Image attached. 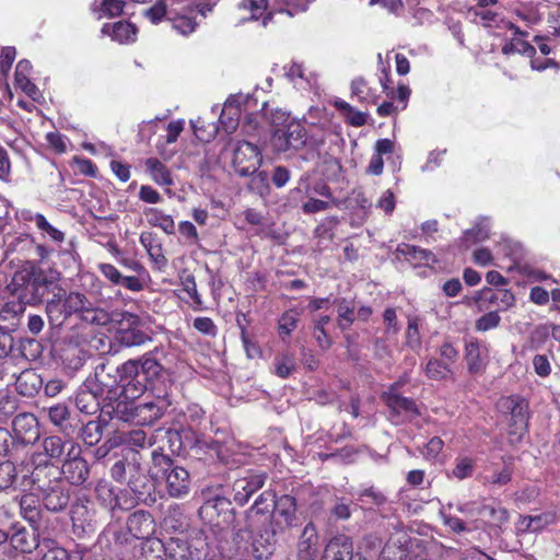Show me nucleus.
I'll return each mask as SVG.
<instances>
[{
    "instance_id": "f257e3e1",
    "label": "nucleus",
    "mask_w": 560,
    "mask_h": 560,
    "mask_svg": "<svg viewBox=\"0 0 560 560\" xmlns=\"http://www.w3.org/2000/svg\"><path fill=\"white\" fill-rule=\"evenodd\" d=\"M54 282L55 279L49 277L45 270L35 264H28L13 273L7 289L25 306L36 305L42 303Z\"/></svg>"
},
{
    "instance_id": "f03ea898",
    "label": "nucleus",
    "mask_w": 560,
    "mask_h": 560,
    "mask_svg": "<svg viewBox=\"0 0 560 560\" xmlns=\"http://www.w3.org/2000/svg\"><path fill=\"white\" fill-rule=\"evenodd\" d=\"M298 524L296 501L289 494L273 499V510L271 514L270 528H265L260 534L266 545L271 546L275 541V535L284 532Z\"/></svg>"
},
{
    "instance_id": "7ed1b4c3",
    "label": "nucleus",
    "mask_w": 560,
    "mask_h": 560,
    "mask_svg": "<svg viewBox=\"0 0 560 560\" xmlns=\"http://www.w3.org/2000/svg\"><path fill=\"white\" fill-rule=\"evenodd\" d=\"M284 117L282 127H278L271 135V145L278 153H284L289 150H301L307 143V131L305 126L298 120L290 119L285 113H280Z\"/></svg>"
},
{
    "instance_id": "20e7f679",
    "label": "nucleus",
    "mask_w": 560,
    "mask_h": 560,
    "mask_svg": "<svg viewBox=\"0 0 560 560\" xmlns=\"http://www.w3.org/2000/svg\"><path fill=\"white\" fill-rule=\"evenodd\" d=\"M152 460L155 467H160L165 476L167 492L173 498H182L188 494L190 489L189 472L173 464L170 456L154 451Z\"/></svg>"
},
{
    "instance_id": "39448f33",
    "label": "nucleus",
    "mask_w": 560,
    "mask_h": 560,
    "mask_svg": "<svg viewBox=\"0 0 560 560\" xmlns=\"http://www.w3.org/2000/svg\"><path fill=\"white\" fill-rule=\"evenodd\" d=\"M137 369L135 363H124L121 366V393L117 402L116 413L121 412L124 416L125 411L129 410L126 402L138 399L147 390V375L142 372H137Z\"/></svg>"
},
{
    "instance_id": "423d86ee",
    "label": "nucleus",
    "mask_w": 560,
    "mask_h": 560,
    "mask_svg": "<svg viewBox=\"0 0 560 560\" xmlns=\"http://www.w3.org/2000/svg\"><path fill=\"white\" fill-rule=\"evenodd\" d=\"M42 454H36L33 457V462L36 466L31 471V475H24L21 486L24 490H31L35 492L47 491L52 483H57L60 480V470L52 464L44 463L40 458Z\"/></svg>"
},
{
    "instance_id": "0eeeda50",
    "label": "nucleus",
    "mask_w": 560,
    "mask_h": 560,
    "mask_svg": "<svg viewBox=\"0 0 560 560\" xmlns=\"http://www.w3.org/2000/svg\"><path fill=\"white\" fill-rule=\"evenodd\" d=\"M119 327L115 334V340L124 347H139L144 345L150 337L141 329V320L137 314L124 311L117 322Z\"/></svg>"
},
{
    "instance_id": "6e6552de",
    "label": "nucleus",
    "mask_w": 560,
    "mask_h": 560,
    "mask_svg": "<svg viewBox=\"0 0 560 560\" xmlns=\"http://www.w3.org/2000/svg\"><path fill=\"white\" fill-rule=\"evenodd\" d=\"M500 407L511 413V441H518L526 432L528 421V404L518 396L505 397L500 400Z\"/></svg>"
},
{
    "instance_id": "1a4fd4ad",
    "label": "nucleus",
    "mask_w": 560,
    "mask_h": 560,
    "mask_svg": "<svg viewBox=\"0 0 560 560\" xmlns=\"http://www.w3.org/2000/svg\"><path fill=\"white\" fill-rule=\"evenodd\" d=\"M262 162L261 152L257 145L242 141L237 144L233 154V168L242 177L255 174Z\"/></svg>"
},
{
    "instance_id": "9d476101",
    "label": "nucleus",
    "mask_w": 560,
    "mask_h": 560,
    "mask_svg": "<svg viewBox=\"0 0 560 560\" xmlns=\"http://www.w3.org/2000/svg\"><path fill=\"white\" fill-rule=\"evenodd\" d=\"M275 493L271 491H264L255 500L253 506L247 511L246 522L247 529L253 534L261 532V527L266 523L270 524L271 514L273 510ZM270 528V525H268Z\"/></svg>"
},
{
    "instance_id": "9b49d317",
    "label": "nucleus",
    "mask_w": 560,
    "mask_h": 560,
    "mask_svg": "<svg viewBox=\"0 0 560 560\" xmlns=\"http://www.w3.org/2000/svg\"><path fill=\"white\" fill-rule=\"evenodd\" d=\"M81 447L77 443H70L68 447L67 458L63 460L60 475L72 485H82L89 477V466L81 456Z\"/></svg>"
},
{
    "instance_id": "f8f14e48",
    "label": "nucleus",
    "mask_w": 560,
    "mask_h": 560,
    "mask_svg": "<svg viewBox=\"0 0 560 560\" xmlns=\"http://www.w3.org/2000/svg\"><path fill=\"white\" fill-rule=\"evenodd\" d=\"M265 480V474L250 471L235 479L232 485L233 501L240 506L245 505L249 498L264 487Z\"/></svg>"
},
{
    "instance_id": "ddd939ff",
    "label": "nucleus",
    "mask_w": 560,
    "mask_h": 560,
    "mask_svg": "<svg viewBox=\"0 0 560 560\" xmlns=\"http://www.w3.org/2000/svg\"><path fill=\"white\" fill-rule=\"evenodd\" d=\"M168 405L170 402L165 398L139 404L131 407L127 415L120 416V419L128 421L133 418H140L143 423H152L163 416Z\"/></svg>"
},
{
    "instance_id": "4468645a",
    "label": "nucleus",
    "mask_w": 560,
    "mask_h": 560,
    "mask_svg": "<svg viewBox=\"0 0 560 560\" xmlns=\"http://www.w3.org/2000/svg\"><path fill=\"white\" fill-rule=\"evenodd\" d=\"M383 397L386 405L392 410V417L402 416L411 418L419 413L413 400L398 394V384L393 385L388 392L384 393Z\"/></svg>"
},
{
    "instance_id": "2eb2a0df",
    "label": "nucleus",
    "mask_w": 560,
    "mask_h": 560,
    "mask_svg": "<svg viewBox=\"0 0 560 560\" xmlns=\"http://www.w3.org/2000/svg\"><path fill=\"white\" fill-rule=\"evenodd\" d=\"M129 534L137 539L149 538L155 530L154 521L149 512L136 511L126 522Z\"/></svg>"
},
{
    "instance_id": "dca6fc26",
    "label": "nucleus",
    "mask_w": 560,
    "mask_h": 560,
    "mask_svg": "<svg viewBox=\"0 0 560 560\" xmlns=\"http://www.w3.org/2000/svg\"><path fill=\"white\" fill-rule=\"evenodd\" d=\"M98 270L113 285H120L132 292L142 291L139 277L124 276L121 271L112 264L102 262L98 265Z\"/></svg>"
},
{
    "instance_id": "f3484780",
    "label": "nucleus",
    "mask_w": 560,
    "mask_h": 560,
    "mask_svg": "<svg viewBox=\"0 0 560 560\" xmlns=\"http://www.w3.org/2000/svg\"><path fill=\"white\" fill-rule=\"evenodd\" d=\"M318 553V534L313 523L303 528L298 542L299 560H316Z\"/></svg>"
},
{
    "instance_id": "a211bd4d",
    "label": "nucleus",
    "mask_w": 560,
    "mask_h": 560,
    "mask_svg": "<svg viewBox=\"0 0 560 560\" xmlns=\"http://www.w3.org/2000/svg\"><path fill=\"white\" fill-rule=\"evenodd\" d=\"M45 508L51 512H59L63 510L69 503V491L66 489L62 481L52 483L47 491L39 493Z\"/></svg>"
},
{
    "instance_id": "6ab92c4d",
    "label": "nucleus",
    "mask_w": 560,
    "mask_h": 560,
    "mask_svg": "<svg viewBox=\"0 0 560 560\" xmlns=\"http://www.w3.org/2000/svg\"><path fill=\"white\" fill-rule=\"evenodd\" d=\"M33 70L32 63L22 59L18 62L14 73L15 85L21 89L27 96L36 100L39 91L36 84L31 80V73Z\"/></svg>"
},
{
    "instance_id": "aec40b11",
    "label": "nucleus",
    "mask_w": 560,
    "mask_h": 560,
    "mask_svg": "<svg viewBox=\"0 0 560 560\" xmlns=\"http://www.w3.org/2000/svg\"><path fill=\"white\" fill-rule=\"evenodd\" d=\"M352 551L353 546L349 537H335L327 544L322 560H350Z\"/></svg>"
},
{
    "instance_id": "412c9836",
    "label": "nucleus",
    "mask_w": 560,
    "mask_h": 560,
    "mask_svg": "<svg viewBox=\"0 0 560 560\" xmlns=\"http://www.w3.org/2000/svg\"><path fill=\"white\" fill-rule=\"evenodd\" d=\"M126 483L136 494L143 495L149 491V479L136 456L130 460Z\"/></svg>"
},
{
    "instance_id": "4be33fe9",
    "label": "nucleus",
    "mask_w": 560,
    "mask_h": 560,
    "mask_svg": "<svg viewBox=\"0 0 560 560\" xmlns=\"http://www.w3.org/2000/svg\"><path fill=\"white\" fill-rule=\"evenodd\" d=\"M102 32L108 34L114 40L121 44L136 40L137 27L128 21H118L114 24H104Z\"/></svg>"
},
{
    "instance_id": "5701e85b",
    "label": "nucleus",
    "mask_w": 560,
    "mask_h": 560,
    "mask_svg": "<svg viewBox=\"0 0 560 560\" xmlns=\"http://www.w3.org/2000/svg\"><path fill=\"white\" fill-rule=\"evenodd\" d=\"M351 97H357L358 102L366 105H375L380 100V94L375 88L369 85V82L362 78H355L351 82Z\"/></svg>"
},
{
    "instance_id": "b1692460",
    "label": "nucleus",
    "mask_w": 560,
    "mask_h": 560,
    "mask_svg": "<svg viewBox=\"0 0 560 560\" xmlns=\"http://www.w3.org/2000/svg\"><path fill=\"white\" fill-rule=\"evenodd\" d=\"M192 8L185 7L182 12H170L168 20L172 22L173 27L182 35L188 36L197 28L198 23L192 15Z\"/></svg>"
},
{
    "instance_id": "393cba45",
    "label": "nucleus",
    "mask_w": 560,
    "mask_h": 560,
    "mask_svg": "<svg viewBox=\"0 0 560 560\" xmlns=\"http://www.w3.org/2000/svg\"><path fill=\"white\" fill-rule=\"evenodd\" d=\"M47 317L52 326H61L71 317L61 293L54 294L52 299L46 304Z\"/></svg>"
},
{
    "instance_id": "a878e982",
    "label": "nucleus",
    "mask_w": 560,
    "mask_h": 560,
    "mask_svg": "<svg viewBox=\"0 0 560 560\" xmlns=\"http://www.w3.org/2000/svg\"><path fill=\"white\" fill-rule=\"evenodd\" d=\"M397 253L401 256H404L407 260L412 261L415 265L421 264V262H433L435 264L436 257L435 255L425 248L401 243L397 246Z\"/></svg>"
},
{
    "instance_id": "bb28decb",
    "label": "nucleus",
    "mask_w": 560,
    "mask_h": 560,
    "mask_svg": "<svg viewBox=\"0 0 560 560\" xmlns=\"http://www.w3.org/2000/svg\"><path fill=\"white\" fill-rule=\"evenodd\" d=\"M33 246V236L21 234L7 244V254H16V259L24 260L26 265L32 264L31 258Z\"/></svg>"
},
{
    "instance_id": "cd10ccee",
    "label": "nucleus",
    "mask_w": 560,
    "mask_h": 560,
    "mask_svg": "<svg viewBox=\"0 0 560 560\" xmlns=\"http://www.w3.org/2000/svg\"><path fill=\"white\" fill-rule=\"evenodd\" d=\"M73 441H63L58 435H50L43 440L42 446L44 455L51 460L61 462L63 456L67 457L68 447Z\"/></svg>"
},
{
    "instance_id": "c85d7f7f",
    "label": "nucleus",
    "mask_w": 560,
    "mask_h": 560,
    "mask_svg": "<svg viewBox=\"0 0 560 560\" xmlns=\"http://www.w3.org/2000/svg\"><path fill=\"white\" fill-rule=\"evenodd\" d=\"M42 377L33 370H24L16 377V388L23 396H34L42 387Z\"/></svg>"
},
{
    "instance_id": "c756f323",
    "label": "nucleus",
    "mask_w": 560,
    "mask_h": 560,
    "mask_svg": "<svg viewBox=\"0 0 560 560\" xmlns=\"http://www.w3.org/2000/svg\"><path fill=\"white\" fill-rule=\"evenodd\" d=\"M147 171L152 179L160 186H172L174 184L172 173L167 166L156 158L145 160Z\"/></svg>"
},
{
    "instance_id": "7c9ffc66",
    "label": "nucleus",
    "mask_w": 560,
    "mask_h": 560,
    "mask_svg": "<svg viewBox=\"0 0 560 560\" xmlns=\"http://www.w3.org/2000/svg\"><path fill=\"white\" fill-rule=\"evenodd\" d=\"M337 305V324L341 330H348L355 322V306L353 300L346 298L335 300Z\"/></svg>"
},
{
    "instance_id": "2f4dec72",
    "label": "nucleus",
    "mask_w": 560,
    "mask_h": 560,
    "mask_svg": "<svg viewBox=\"0 0 560 560\" xmlns=\"http://www.w3.org/2000/svg\"><path fill=\"white\" fill-rule=\"evenodd\" d=\"M480 293L483 294L490 303L498 304L502 311H506L515 305V295L509 289L492 290L490 288H483Z\"/></svg>"
},
{
    "instance_id": "473e14b6",
    "label": "nucleus",
    "mask_w": 560,
    "mask_h": 560,
    "mask_svg": "<svg viewBox=\"0 0 560 560\" xmlns=\"http://www.w3.org/2000/svg\"><path fill=\"white\" fill-rule=\"evenodd\" d=\"M59 291L62 292L61 295L70 315L72 316L78 314L82 319V316L85 314V310L90 307L91 302L86 295L77 291H71L68 294H66V291L62 289Z\"/></svg>"
},
{
    "instance_id": "72a5a7b5",
    "label": "nucleus",
    "mask_w": 560,
    "mask_h": 560,
    "mask_svg": "<svg viewBox=\"0 0 560 560\" xmlns=\"http://www.w3.org/2000/svg\"><path fill=\"white\" fill-rule=\"evenodd\" d=\"M26 221L34 222L36 228L42 232L44 236L48 235L51 241L56 243H62L65 241V233L52 226L42 213H28L24 217Z\"/></svg>"
},
{
    "instance_id": "f704fd0d",
    "label": "nucleus",
    "mask_w": 560,
    "mask_h": 560,
    "mask_svg": "<svg viewBox=\"0 0 560 560\" xmlns=\"http://www.w3.org/2000/svg\"><path fill=\"white\" fill-rule=\"evenodd\" d=\"M147 221L152 226L162 229L166 234L175 233V222L172 215L165 214L156 208H149L144 211Z\"/></svg>"
},
{
    "instance_id": "c9c22d12",
    "label": "nucleus",
    "mask_w": 560,
    "mask_h": 560,
    "mask_svg": "<svg viewBox=\"0 0 560 560\" xmlns=\"http://www.w3.org/2000/svg\"><path fill=\"white\" fill-rule=\"evenodd\" d=\"M75 406L83 413H96L100 409V400L97 394L93 389H80L75 396Z\"/></svg>"
},
{
    "instance_id": "e433bc0d",
    "label": "nucleus",
    "mask_w": 560,
    "mask_h": 560,
    "mask_svg": "<svg viewBox=\"0 0 560 560\" xmlns=\"http://www.w3.org/2000/svg\"><path fill=\"white\" fill-rule=\"evenodd\" d=\"M334 106L338 109L347 124L352 127H362L366 124L368 115L363 112L354 109L348 102L336 100Z\"/></svg>"
},
{
    "instance_id": "4c0bfd02",
    "label": "nucleus",
    "mask_w": 560,
    "mask_h": 560,
    "mask_svg": "<svg viewBox=\"0 0 560 560\" xmlns=\"http://www.w3.org/2000/svg\"><path fill=\"white\" fill-rule=\"evenodd\" d=\"M476 468V459L466 455H458L454 459V467L448 472L450 478H454L457 480H464L470 478Z\"/></svg>"
},
{
    "instance_id": "58836bf2",
    "label": "nucleus",
    "mask_w": 560,
    "mask_h": 560,
    "mask_svg": "<svg viewBox=\"0 0 560 560\" xmlns=\"http://www.w3.org/2000/svg\"><path fill=\"white\" fill-rule=\"evenodd\" d=\"M120 318V312H113L109 314L103 308L94 307L90 302V307L85 310V314L82 316V320L95 324V325H107L110 322H118Z\"/></svg>"
},
{
    "instance_id": "ea45409f",
    "label": "nucleus",
    "mask_w": 560,
    "mask_h": 560,
    "mask_svg": "<svg viewBox=\"0 0 560 560\" xmlns=\"http://www.w3.org/2000/svg\"><path fill=\"white\" fill-rule=\"evenodd\" d=\"M299 320L300 313L294 308L287 310L281 314L278 319V334L282 340L290 337L296 329Z\"/></svg>"
},
{
    "instance_id": "a19ab883",
    "label": "nucleus",
    "mask_w": 560,
    "mask_h": 560,
    "mask_svg": "<svg viewBox=\"0 0 560 560\" xmlns=\"http://www.w3.org/2000/svg\"><path fill=\"white\" fill-rule=\"evenodd\" d=\"M294 353L295 352H282L276 357L273 365L275 372L278 376L285 378L296 370L299 363Z\"/></svg>"
},
{
    "instance_id": "79ce46f5",
    "label": "nucleus",
    "mask_w": 560,
    "mask_h": 560,
    "mask_svg": "<svg viewBox=\"0 0 560 560\" xmlns=\"http://www.w3.org/2000/svg\"><path fill=\"white\" fill-rule=\"evenodd\" d=\"M242 8L248 10L250 12V16L253 20L262 19V24L266 26L268 22L272 20L273 13L268 12L265 15V12L268 8V0H243Z\"/></svg>"
},
{
    "instance_id": "37998d69",
    "label": "nucleus",
    "mask_w": 560,
    "mask_h": 560,
    "mask_svg": "<svg viewBox=\"0 0 560 560\" xmlns=\"http://www.w3.org/2000/svg\"><path fill=\"white\" fill-rule=\"evenodd\" d=\"M122 442L133 451L145 448L153 444L152 438H149L142 429L129 431L124 435Z\"/></svg>"
},
{
    "instance_id": "c03bdc74",
    "label": "nucleus",
    "mask_w": 560,
    "mask_h": 560,
    "mask_svg": "<svg viewBox=\"0 0 560 560\" xmlns=\"http://www.w3.org/2000/svg\"><path fill=\"white\" fill-rule=\"evenodd\" d=\"M97 499L110 509L118 505V498L113 485L106 480H101L95 488Z\"/></svg>"
},
{
    "instance_id": "a18cd8bd",
    "label": "nucleus",
    "mask_w": 560,
    "mask_h": 560,
    "mask_svg": "<svg viewBox=\"0 0 560 560\" xmlns=\"http://www.w3.org/2000/svg\"><path fill=\"white\" fill-rule=\"evenodd\" d=\"M13 430L18 435H24L30 432H33L35 435H37V420L35 416L31 413H20L18 415L12 422Z\"/></svg>"
},
{
    "instance_id": "49530a36",
    "label": "nucleus",
    "mask_w": 560,
    "mask_h": 560,
    "mask_svg": "<svg viewBox=\"0 0 560 560\" xmlns=\"http://www.w3.org/2000/svg\"><path fill=\"white\" fill-rule=\"evenodd\" d=\"M140 243L147 249L150 257H152L156 262H159L160 259L165 262L166 259L161 254V245L158 244L156 236L153 232H142L140 234Z\"/></svg>"
},
{
    "instance_id": "de8ad7c7",
    "label": "nucleus",
    "mask_w": 560,
    "mask_h": 560,
    "mask_svg": "<svg viewBox=\"0 0 560 560\" xmlns=\"http://www.w3.org/2000/svg\"><path fill=\"white\" fill-rule=\"evenodd\" d=\"M420 318L418 316H408V326L406 329V346L410 349H416L421 346L420 336Z\"/></svg>"
},
{
    "instance_id": "09e8293b",
    "label": "nucleus",
    "mask_w": 560,
    "mask_h": 560,
    "mask_svg": "<svg viewBox=\"0 0 560 560\" xmlns=\"http://www.w3.org/2000/svg\"><path fill=\"white\" fill-rule=\"evenodd\" d=\"M557 520L558 514L556 511H547L539 515L529 516L527 527L533 532L541 530L545 527L555 524Z\"/></svg>"
},
{
    "instance_id": "8fccbe9b",
    "label": "nucleus",
    "mask_w": 560,
    "mask_h": 560,
    "mask_svg": "<svg viewBox=\"0 0 560 560\" xmlns=\"http://www.w3.org/2000/svg\"><path fill=\"white\" fill-rule=\"evenodd\" d=\"M119 265L135 272V275L131 277H139L142 284V290L145 288L147 280L150 278V276L142 262L135 258L124 257L119 260Z\"/></svg>"
},
{
    "instance_id": "3c124183",
    "label": "nucleus",
    "mask_w": 560,
    "mask_h": 560,
    "mask_svg": "<svg viewBox=\"0 0 560 560\" xmlns=\"http://www.w3.org/2000/svg\"><path fill=\"white\" fill-rule=\"evenodd\" d=\"M103 425L100 421H89L81 430L83 441L89 445H95L102 439Z\"/></svg>"
},
{
    "instance_id": "603ef678",
    "label": "nucleus",
    "mask_w": 560,
    "mask_h": 560,
    "mask_svg": "<svg viewBox=\"0 0 560 560\" xmlns=\"http://www.w3.org/2000/svg\"><path fill=\"white\" fill-rule=\"evenodd\" d=\"M502 51L504 54L518 52L524 56L532 57L535 55L536 48L532 44H529L527 40H524L523 37L522 38L514 37V38H512V40L509 44L503 46Z\"/></svg>"
},
{
    "instance_id": "864d4df0",
    "label": "nucleus",
    "mask_w": 560,
    "mask_h": 560,
    "mask_svg": "<svg viewBox=\"0 0 560 560\" xmlns=\"http://www.w3.org/2000/svg\"><path fill=\"white\" fill-rule=\"evenodd\" d=\"M45 140L48 144V147L56 153V154H63L68 150V143L69 139L60 133L59 131H50L46 133Z\"/></svg>"
},
{
    "instance_id": "5fc2aeb1",
    "label": "nucleus",
    "mask_w": 560,
    "mask_h": 560,
    "mask_svg": "<svg viewBox=\"0 0 560 560\" xmlns=\"http://www.w3.org/2000/svg\"><path fill=\"white\" fill-rule=\"evenodd\" d=\"M38 492L31 491L27 494L22 495L20 500V506L24 513V517L34 520L37 516V502Z\"/></svg>"
},
{
    "instance_id": "6e6d98bb",
    "label": "nucleus",
    "mask_w": 560,
    "mask_h": 560,
    "mask_svg": "<svg viewBox=\"0 0 560 560\" xmlns=\"http://www.w3.org/2000/svg\"><path fill=\"white\" fill-rule=\"evenodd\" d=\"M43 411L47 412V416L52 424L62 428L65 421L68 420L70 412L66 405L57 404Z\"/></svg>"
},
{
    "instance_id": "4d7b16f0",
    "label": "nucleus",
    "mask_w": 560,
    "mask_h": 560,
    "mask_svg": "<svg viewBox=\"0 0 560 560\" xmlns=\"http://www.w3.org/2000/svg\"><path fill=\"white\" fill-rule=\"evenodd\" d=\"M72 163L77 166V170L81 175L92 178L97 177L98 168L92 160L84 156L74 155L72 158Z\"/></svg>"
},
{
    "instance_id": "13d9d810",
    "label": "nucleus",
    "mask_w": 560,
    "mask_h": 560,
    "mask_svg": "<svg viewBox=\"0 0 560 560\" xmlns=\"http://www.w3.org/2000/svg\"><path fill=\"white\" fill-rule=\"evenodd\" d=\"M425 371L430 377L435 380L445 378L450 373L447 363L442 359L429 360L425 366Z\"/></svg>"
},
{
    "instance_id": "bf43d9fd",
    "label": "nucleus",
    "mask_w": 560,
    "mask_h": 560,
    "mask_svg": "<svg viewBox=\"0 0 560 560\" xmlns=\"http://www.w3.org/2000/svg\"><path fill=\"white\" fill-rule=\"evenodd\" d=\"M501 317L498 311H492L483 314L476 320V330L478 331H488L490 329L497 328L500 325Z\"/></svg>"
},
{
    "instance_id": "052dcab7",
    "label": "nucleus",
    "mask_w": 560,
    "mask_h": 560,
    "mask_svg": "<svg viewBox=\"0 0 560 560\" xmlns=\"http://www.w3.org/2000/svg\"><path fill=\"white\" fill-rule=\"evenodd\" d=\"M16 478V469L13 463L7 460L0 463V489L10 488Z\"/></svg>"
},
{
    "instance_id": "680f3d73",
    "label": "nucleus",
    "mask_w": 560,
    "mask_h": 560,
    "mask_svg": "<svg viewBox=\"0 0 560 560\" xmlns=\"http://www.w3.org/2000/svg\"><path fill=\"white\" fill-rule=\"evenodd\" d=\"M489 237L488 231L481 225H476L464 232L462 237L463 244L468 247Z\"/></svg>"
},
{
    "instance_id": "e2e57ef3",
    "label": "nucleus",
    "mask_w": 560,
    "mask_h": 560,
    "mask_svg": "<svg viewBox=\"0 0 560 560\" xmlns=\"http://www.w3.org/2000/svg\"><path fill=\"white\" fill-rule=\"evenodd\" d=\"M359 500L365 505L380 506L386 502V497L373 487L364 489L359 497Z\"/></svg>"
},
{
    "instance_id": "0e129e2a",
    "label": "nucleus",
    "mask_w": 560,
    "mask_h": 560,
    "mask_svg": "<svg viewBox=\"0 0 560 560\" xmlns=\"http://www.w3.org/2000/svg\"><path fill=\"white\" fill-rule=\"evenodd\" d=\"M192 129L195 136L202 142H210L217 135L218 127L214 125H209L208 129L205 127V122L200 119H197L192 122Z\"/></svg>"
},
{
    "instance_id": "69168bd1",
    "label": "nucleus",
    "mask_w": 560,
    "mask_h": 560,
    "mask_svg": "<svg viewBox=\"0 0 560 560\" xmlns=\"http://www.w3.org/2000/svg\"><path fill=\"white\" fill-rule=\"evenodd\" d=\"M383 323L385 327V332L387 335H397L400 330V326L398 324L397 311L394 307L385 308L383 313Z\"/></svg>"
},
{
    "instance_id": "338daca9",
    "label": "nucleus",
    "mask_w": 560,
    "mask_h": 560,
    "mask_svg": "<svg viewBox=\"0 0 560 560\" xmlns=\"http://www.w3.org/2000/svg\"><path fill=\"white\" fill-rule=\"evenodd\" d=\"M170 560H189V551L185 542L172 541L165 547Z\"/></svg>"
},
{
    "instance_id": "774afa93",
    "label": "nucleus",
    "mask_w": 560,
    "mask_h": 560,
    "mask_svg": "<svg viewBox=\"0 0 560 560\" xmlns=\"http://www.w3.org/2000/svg\"><path fill=\"white\" fill-rule=\"evenodd\" d=\"M405 550L396 544H387L381 551L378 560H405Z\"/></svg>"
}]
</instances>
